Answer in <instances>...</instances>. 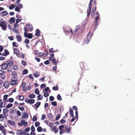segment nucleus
<instances>
[{
  "label": "nucleus",
  "instance_id": "680f3d73",
  "mask_svg": "<svg viewBox=\"0 0 135 135\" xmlns=\"http://www.w3.org/2000/svg\"><path fill=\"white\" fill-rule=\"evenodd\" d=\"M46 86V85L45 84H42L40 85V88H42L43 89Z\"/></svg>",
  "mask_w": 135,
  "mask_h": 135
},
{
  "label": "nucleus",
  "instance_id": "39448f33",
  "mask_svg": "<svg viewBox=\"0 0 135 135\" xmlns=\"http://www.w3.org/2000/svg\"><path fill=\"white\" fill-rule=\"evenodd\" d=\"M24 36L25 37H27L29 39H31L33 37L32 34L31 33H27V35H25Z\"/></svg>",
  "mask_w": 135,
  "mask_h": 135
},
{
  "label": "nucleus",
  "instance_id": "4be33fe9",
  "mask_svg": "<svg viewBox=\"0 0 135 135\" xmlns=\"http://www.w3.org/2000/svg\"><path fill=\"white\" fill-rule=\"evenodd\" d=\"M13 104L11 103H9L6 106V109L8 108L12 107Z\"/></svg>",
  "mask_w": 135,
  "mask_h": 135
},
{
  "label": "nucleus",
  "instance_id": "5701e85b",
  "mask_svg": "<svg viewBox=\"0 0 135 135\" xmlns=\"http://www.w3.org/2000/svg\"><path fill=\"white\" fill-rule=\"evenodd\" d=\"M41 104V103L40 102H37L36 104L34 105V106L35 105V107L37 108H38L39 106H40Z\"/></svg>",
  "mask_w": 135,
  "mask_h": 135
},
{
  "label": "nucleus",
  "instance_id": "6ab92c4d",
  "mask_svg": "<svg viewBox=\"0 0 135 135\" xmlns=\"http://www.w3.org/2000/svg\"><path fill=\"white\" fill-rule=\"evenodd\" d=\"M40 31L38 29H37L36 31L35 35L37 36H38L40 35Z\"/></svg>",
  "mask_w": 135,
  "mask_h": 135
},
{
  "label": "nucleus",
  "instance_id": "2eb2a0df",
  "mask_svg": "<svg viewBox=\"0 0 135 135\" xmlns=\"http://www.w3.org/2000/svg\"><path fill=\"white\" fill-rule=\"evenodd\" d=\"M1 13L2 15L3 16H4L7 15L8 13L6 11H5L1 12Z\"/></svg>",
  "mask_w": 135,
  "mask_h": 135
},
{
  "label": "nucleus",
  "instance_id": "052dcab7",
  "mask_svg": "<svg viewBox=\"0 0 135 135\" xmlns=\"http://www.w3.org/2000/svg\"><path fill=\"white\" fill-rule=\"evenodd\" d=\"M14 99L13 98H10L9 99V101L11 103H12L13 102Z\"/></svg>",
  "mask_w": 135,
  "mask_h": 135
},
{
  "label": "nucleus",
  "instance_id": "b1692460",
  "mask_svg": "<svg viewBox=\"0 0 135 135\" xmlns=\"http://www.w3.org/2000/svg\"><path fill=\"white\" fill-rule=\"evenodd\" d=\"M24 30L25 31L24 35V36H25V35H27V33L28 32L27 27H24Z\"/></svg>",
  "mask_w": 135,
  "mask_h": 135
},
{
  "label": "nucleus",
  "instance_id": "c03bdc74",
  "mask_svg": "<svg viewBox=\"0 0 135 135\" xmlns=\"http://www.w3.org/2000/svg\"><path fill=\"white\" fill-rule=\"evenodd\" d=\"M96 8L95 7H94L93 8L91 12L92 14H93L94 15V14L95 12L96 11Z\"/></svg>",
  "mask_w": 135,
  "mask_h": 135
},
{
  "label": "nucleus",
  "instance_id": "8fccbe9b",
  "mask_svg": "<svg viewBox=\"0 0 135 135\" xmlns=\"http://www.w3.org/2000/svg\"><path fill=\"white\" fill-rule=\"evenodd\" d=\"M5 117V119H7V117L5 115H3L2 114H0V119H1L2 118H4V117Z\"/></svg>",
  "mask_w": 135,
  "mask_h": 135
},
{
  "label": "nucleus",
  "instance_id": "49530a36",
  "mask_svg": "<svg viewBox=\"0 0 135 135\" xmlns=\"http://www.w3.org/2000/svg\"><path fill=\"white\" fill-rule=\"evenodd\" d=\"M40 124V123L38 122H36L35 123V126L36 127L39 126Z\"/></svg>",
  "mask_w": 135,
  "mask_h": 135
},
{
  "label": "nucleus",
  "instance_id": "37998d69",
  "mask_svg": "<svg viewBox=\"0 0 135 135\" xmlns=\"http://www.w3.org/2000/svg\"><path fill=\"white\" fill-rule=\"evenodd\" d=\"M22 132L21 130H17L16 132V134H21Z\"/></svg>",
  "mask_w": 135,
  "mask_h": 135
},
{
  "label": "nucleus",
  "instance_id": "c756f323",
  "mask_svg": "<svg viewBox=\"0 0 135 135\" xmlns=\"http://www.w3.org/2000/svg\"><path fill=\"white\" fill-rule=\"evenodd\" d=\"M18 68L17 66L16 65H13V66L12 69L13 70H16L18 69Z\"/></svg>",
  "mask_w": 135,
  "mask_h": 135
},
{
  "label": "nucleus",
  "instance_id": "e2e57ef3",
  "mask_svg": "<svg viewBox=\"0 0 135 135\" xmlns=\"http://www.w3.org/2000/svg\"><path fill=\"white\" fill-rule=\"evenodd\" d=\"M50 90L49 87H46L44 89V90L46 92H48Z\"/></svg>",
  "mask_w": 135,
  "mask_h": 135
},
{
  "label": "nucleus",
  "instance_id": "a211bd4d",
  "mask_svg": "<svg viewBox=\"0 0 135 135\" xmlns=\"http://www.w3.org/2000/svg\"><path fill=\"white\" fill-rule=\"evenodd\" d=\"M15 19H16L15 17H12L9 20L10 22L11 23H13L15 22Z\"/></svg>",
  "mask_w": 135,
  "mask_h": 135
},
{
  "label": "nucleus",
  "instance_id": "338daca9",
  "mask_svg": "<svg viewBox=\"0 0 135 135\" xmlns=\"http://www.w3.org/2000/svg\"><path fill=\"white\" fill-rule=\"evenodd\" d=\"M64 127V126L63 125H61V126H60L59 127V129L61 130V129L63 128Z\"/></svg>",
  "mask_w": 135,
  "mask_h": 135
},
{
  "label": "nucleus",
  "instance_id": "4d7b16f0",
  "mask_svg": "<svg viewBox=\"0 0 135 135\" xmlns=\"http://www.w3.org/2000/svg\"><path fill=\"white\" fill-rule=\"evenodd\" d=\"M21 134H22V135H29V134L25 132H22Z\"/></svg>",
  "mask_w": 135,
  "mask_h": 135
},
{
  "label": "nucleus",
  "instance_id": "5fc2aeb1",
  "mask_svg": "<svg viewBox=\"0 0 135 135\" xmlns=\"http://www.w3.org/2000/svg\"><path fill=\"white\" fill-rule=\"evenodd\" d=\"M54 98L52 96H50L49 97V100L51 101H52L54 100Z\"/></svg>",
  "mask_w": 135,
  "mask_h": 135
},
{
  "label": "nucleus",
  "instance_id": "4468645a",
  "mask_svg": "<svg viewBox=\"0 0 135 135\" xmlns=\"http://www.w3.org/2000/svg\"><path fill=\"white\" fill-rule=\"evenodd\" d=\"M16 37V38L17 39V40L18 42H20L22 40L21 37V36L19 35H17Z\"/></svg>",
  "mask_w": 135,
  "mask_h": 135
},
{
  "label": "nucleus",
  "instance_id": "13d9d810",
  "mask_svg": "<svg viewBox=\"0 0 135 135\" xmlns=\"http://www.w3.org/2000/svg\"><path fill=\"white\" fill-rule=\"evenodd\" d=\"M61 117V115L60 114H58L56 117V120H58L59 119V118Z\"/></svg>",
  "mask_w": 135,
  "mask_h": 135
},
{
  "label": "nucleus",
  "instance_id": "2f4dec72",
  "mask_svg": "<svg viewBox=\"0 0 135 135\" xmlns=\"http://www.w3.org/2000/svg\"><path fill=\"white\" fill-rule=\"evenodd\" d=\"M91 9H88L87 10V16L88 17L89 16L90 14Z\"/></svg>",
  "mask_w": 135,
  "mask_h": 135
},
{
  "label": "nucleus",
  "instance_id": "393cba45",
  "mask_svg": "<svg viewBox=\"0 0 135 135\" xmlns=\"http://www.w3.org/2000/svg\"><path fill=\"white\" fill-rule=\"evenodd\" d=\"M8 111V110L6 109H3V113L4 116H6V112H7Z\"/></svg>",
  "mask_w": 135,
  "mask_h": 135
},
{
  "label": "nucleus",
  "instance_id": "bf43d9fd",
  "mask_svg": "<svg viewBox=\"0 0 135 135\" xmlns=\"http://www.w3.org/2000/svg\"><path fill=\"white\" fill-rule=\"evenodd\" d=\"M31 132H34L35 131V128L33 126H32L31 127Z\"/></svg>",
  "mask_w": 135,
  "mask_h": 135
},
{
  "label": "nucleus",
  "instance_id": "72a5a7b5",
  "mask_svg": "<svg viewBox=\"0 0 135 135\" xmlns=\"http://www.w3.org/2000/svg\"><path fill=\"white\" fill-rule=\"evenodd\" d=\"M24 122V120L23 119H22L21 120V122H19L18 123V125L20 126H22L23 125L22 122Z\"/></svg>",
  "mask_w": 135,
  "mask_h": 135
},
{
  "label": "nucleus",
  "instance_id": "58836bf2",
  "mask_svg": "<svg viewBox=\"0 0 135 135\" xmlns=\"http://www.w3.org/2000/svg\"><path fill=\"white\" fill-rule=\"evenodd\" d=\"M13 46V47H17L18 46V44L15 42H13L12 43Z\"/></svg>",
  "mask_w": 135,
  "mask_h": 135
},
{
  "label": "nucleus",
  "instance_id": "473e14b6",
  "mask_svg": "<svg viewBox=\"0 0 135 135\" xmlns=\"http://www.w3.org/2000/svg\"><path fill=\"white\" fill-rule=\"evenodd\" d=\"M70 116L72 117H73V110H72L71 109H70Z\"/></svg>",
  "mask_w": 135,
  "mask_h": 135
},
{
  "label": "nucleus",
  "instance_id": "0e129e2a",
  "mask_svg": "<svg viewBox=\"0 0 135 135\" xmlns=\"http://www.w3.org/2000/svg\"><path fill=\"white\" fill-rule=\"evenodd\" d=\"M18 6L19 8L21 9L23 8V5L21 4H18Z\"/></svg>",
  "mask_w": 135,
  "mask_h": 135
},
{
  "label": "nucleus",
  "instance_id": "9b49d317",
  "mask_svg": "<svg viewBox=\"0 0 135 135\" xmlns=\"http://www.w3.org/2000/svg\"><path fill=\"white\" fill-rule=\"evenodd\" d=\"M17 81L16 80H12L10 82V84L12 85H15L17 84Z\"/></svg>",
  "mask_w": 135,
  "mask_h": 135
},
{
  "label": "nucleus",
  "instance_id": "7ed1b4c3",
  "mask_svg": "<svg viewBox=\"0 0 135 135\" xmlns=\"http://www.w3.org/2000/svg\"><path fill=\"white\" fill-rule=\"evenodd\" d=\"M35 101V100L33 99H26L25 100V102L27 103H29V104H31L33 103Z\"/></svg>",
  "mask_w": 135,
  "mask_h": 135
},
{
  "label": "nucleus",
  "instance_id": "1a4fd4ad",
  "mask_svg": "<svg viewBox=\"0 0 135 135\" xmlns=\"http://www.w3.org/2000/svg\"><path fill=\"white\" fill-rule=\"evenodd\" d=\"M4 52L2 54V55L6 56L9 54V52L7 50L4 49Z\"/></svg>",
  "mask_w": 135,
  "mask_h": 135
},
{
  "label": "nucleus",
  "instance_id": "bb28decb",
  "mask_svg": "<svg viewBox=\"0 0 135 135\" xmlns=\"http://www.w3.org/2000/svg\"><path fill=\"white\" fill-rule=\"evenodd\" d=\"M12 29L13 30L14 32L16 34H18L19 33L18 31L19 30L18 29L14 28H12Z\"/></svg>",
  "mask_w": 135,
  "mask_h": 135
},
{
  "label": "nucleus",
  "instance_id": "e433bc0d",
  "mask_svg": "<svg viewBox=\"0 0 135 135\" xmlns=\"http://www.w3.org/2000/svg\"><path fill=\"white\" fill-rule=\"evenodd\" d=\"M41 98H43V96L41 95H39L38 96L37 98V101H38L39 100H40L41 99Z\"/></svg>",
  "mask_w": 135,
  "mask_h": 135
},
{
  "label": "nucleus",
  "instance_id": "79ce46f5",
  "mask_svg": "<svg viewBox=\"0 0 135 135\" xmlns=\"http://www.w3.org/2000/svg\"><path fill=\"white\" fill-rule=\"evenodd\" d=\"M51 104L52 105L55 106L57 105V103L55 101H53L51 103Z\"/></svg>",
  "mask_w": 135,
  "mask_h": 135
},
{
  "label": "nucleus",
  "instance_id": "6e6d98bb",
  "mask_svg": "<svg viewBox=\"0 0 135 135\" xmlns=\"http://www.w3.org/2000/svg\"><path fill=\"white\" fill-rule=\"evenodd\" d=\"M5 73V71H4L2 70H0V75H2V74H4Z\"/></svg>",
  "mask_w": 135,
  "mask_h": 135
},
{
  "label": "nucleus",
  "instance_id": "f3484780",
  "mask_svg": "<svg viewBox=\"0 0 135 135\" xmlns=\"http://www.w3.org/2000/svg\"><path fill=\"white\" fill-rule=\"evenodd\" d=\"M3 85L5 88H7L8 87L9 85V83L7 81H6L5 82Z\"/></svg>",
  "mask_w": 135,
  "mask_h": 135
},
{
  "label": "nucleus",
  "instance_id": "412c9836",
  "mask_svg": "<svg viewBox=\"0 0 135 135\" xmlns=\"http://www.w3.org/2000/svg\"><path fill=\"white\" fill-rule=\"evenodd\" d=\"M65 131L68 133H69L70 131V129L69 128H68V126H66L65 127Z\"/></svg>",
  "mask_w": 135,
  "mask_h": 135
},
{
  "label": "nucleus",
  "instance_id": "f8f14e48",
  "mask_svg": "<svg viewBox=\"0 0 135 135\" xmlns=\"http://www.w3.org/2000/svg\"><path fill=\"white\" fill-rule=\"evenodd\" d=\"M51 128H52V130L54 131V133H57L58 131V129H56V127L55 126L54 127L52 126Z\"/></svg>",
  "mask_w": 135,
  "mask_h": 135
},
{
  "label": "nucleus",
  "instance_id": "6e6552de",
  "mask_svg": "<svg viewBox=\"0 0 135 135\" xmlns=\"http://www.w3.org/2000/svg\"><path fill=\"white\" fill-rule=\"evenodd\" d=\"M13 49L14 53L16 55H18L19 54L20 52L18 50L15 48H13Z\"/></svg>",
  "mask_w": 135,
  "mask_h": 135
},
{
  "label": "nucleus",
  "instance_id": "3c124183",
  "mask_svg": "<svg viewBox=\"0 0 135 135\" xmlns=\"http://www.w3.org/2000/svg\"><path fill=\"white\" fill-rule=\"evenodd\" d=\"M52 89L54 90H57L58 89V87L57 86H54L52 88Z\"/></svg>",
  "mask_w": 135,
  "mask_h": 135
},
{
  "label": "nucleus",
  "instance_id": "a878e982",
  "mask_svg": "<svg viewBox=\"0 0 135 135\" xmlns=\"http://www.w3.org/2000/svg\"><path fill=\"white\" fill-rule=\"evenodd\" d=\"M29 97L31 98H34L35 97L36 95L34 94H30L29 95Z\"/></svg>",
  "mask_w": 135,
  "mask_h": 135
},
{
  "label": "nucleus",
  "instance_id": "c85d7f7f",
  "mask_svg": "<svg viewBox=\"0 0 135 135\" xmlns=\"http://www.w3.org/2000/svg\"><path fill=\"white\" fill-rule=\"evenodd\" d=\"M28 73V70L27 69H25L23 71L22 73L23 75H25L27 74Z\"/></svg>",
  "mask_w": 135,
  "mask_h": 135
},
{
  "label": "nucleus",
  "instance_id": "ea45409f",
  "mask_svg": "<svg viewBox=\"0 0 135 135\" xmlns=\"http://www.w3.org/2000/svg\"><path fill=\"white\" fill-rule=\"evenodd\" d=\"M35 94L37 95L39 94V90L38 88H36L35 89Z\"/></svg>",
  "mask_w": 135,
  "mask_h": 135
},
{
  "label": "nucleus",
  "instance_id": "20e7f679",
  "mask_svg": "<svg viewBox=\"0 0 135 135\" xmlns=\"http://www.w3.org/2000/svg\"><path fill=\"white\" fill-rule=\"evenodd\" d=\"M8 66L6 63H4L1 65V68L3 70H5L7 68Z\"/></svg>",
  "mask_w": 135,
  "mask_h": 135
},
{
  "label": "nucleus",
  "instance_id": "69168bd1",
  "mask_svg": "<svg viewBox=\"0 0 135 135\" xmlns=\"http://www.w3.org/2000/svg\"><path fill=\"white\" fill-rule=\"evenodd\" d=\"M60 123L61 124L64 123H65V120L64 119H61L60 121Z\"/></svg>",
  "mask_w": 135,
  "mask_h": 135
},
{
  "label": "nucleus",
  "instance_id": "ddd939ff",
  "mask_svg": "<svg viewBox=\"0 0 135 135\" xmlns=\"http://www.w3.org/2000/svg\"><path fill=\"white\" fill-rule=\"evenodd\" d=\"M28 114L27 113H25L22 114V118H26L28 117Z\"/></svg>",
  "mask_w": 135,
  "mask_h": 135
},
{
  "label": "nucleus",
  "instance_id": "4c0bfd02",
  "mask_svg": "<svg viewBox=\"0 0 135 135\" xmlns=\"http://www.w3.org/2000/svg\"><path fill=\"white\" fill-rule=\"evenodd\" d=\"M23 120H24V122H22L23 125L24 126H26L28 124L27 122H25V120L23 119Z\"/></svg>",
  "mask_w": 135,
  "mask_h": 135
},
{
  "label": "nucleus",
  "instance_id": "864d4df0",
  "mask_svg": "<svg viewBox=\"0 0 135 135\" xmlns=\"http://www.w3.org/2000/svg\"><path fill=\"white\" fill-rule=\"evenodd\" d=\"M2 100L0 99V108L3 107V102H2Z\"/></svg>",
  "mask_w": 135,
  "mask_h": 135
},
{
  "label": "nucleus",
  "instance_id": "0eeeda50",
  "mask_svg": "<svg viewBox=\"0 0 135 135\" xmlns=\"http://www.w3.org/2000/svg\"><path fill=\"white\" fill-rule=\"evenodd\" d=\"M7 122L11 126H14L15 124V123L14 121L8 120H7Z\"/></svg>",
  "mask_w": 135,
  "mask_h": 135
},
{
  "label": "nucleus",
  "instance_id": "9d476101",
  "mask_svg": "<svg viewBox=\"0 0 135 135\" xmlns=\"http://www.w3.org/2000/svg\"><path fill=\"white\" fill-rule=\"evenodd\" d=\"M99 14H98L97 16V17H95V27H96V25H97V26H98V24L97 23L98 20V19H99Z\"/></svg>",
  "mask_w": 135,
  "mask_h": 135
},
{
  "label": "nucleus",
  "instance_id": "f704fd0d",
  "mask_svg": "<svg viewBox=\"0 0 135 135\" xmlns=\"http://www.w3.org/2000/svg\"><path fill=\"white\" fill-rule=\"evenodd\" d=\"M42 130L41 127L40 126H39L37 128V130L38 132H41Z\"/></svg>",
  "mask_w": 135,
  "mask_h": 135
},
{
  "label": "nucleus",
  "instance_id": "c9c22d12",
  "mask_svg": "<svg viewBox=\"0 0 135 135\" xmlns=\"http://www.w3.org/2000/svg\"><path fill=\"white\" fill-rule=\"evenodd\" d=\"M57 99L61 101L62 100V98L59 94H58L57 96Z\"/></svg>",
  "mask_w": 135,
  "mask_h": 135
},
{
  "label": "nucleus",
  "instance_id": "f03ea898",
  "mask_svg": "<svg viewBox=\"0 0 135 135\" xmlns=\"http://www.w3.org/2000/svg\"><path fill=\"white\" fill-rule=\"evenodd\" d=\"M91 33L90 32L88 34L87 37V40H86L85 43L86 44H88L90 40H91V37L92 36Z\"/></svg>",
  "mask_w": 135,
  "mask_h": 135
},
{
  "label": "nucleus",
  "instance_id": "aec40b11",
  "mask_svg": "<svg viewBox=\"0 0 135 135\" xmlns=\"http://www.w3.org/2000/svg\"><path fill=\"white\" fill-rule=\"evenodd\" d=\"M47 116L49 118V119L50 120H51L53 119V116L52 114L51 113H50L47 115Z\"/></svg>",
  "mask_w": 135,
  "mask_h": 135
},
{
  "label": "nucleus",
  "instance_id": "de8ad7c7",
  "mask_svg": "<svg viewBox=\"0 0 135 135\" xmlns=\"http://www.w3.org/2000/svg\"><path fill=\"white\" fill-rule=\"evenodd\" d=\"M52 62L53 63H54L55 64H57V62L56 60L54 58H53Z\"/></svg>",
  "mask_w": 135,
  "mask_h": 135
},
{
  "label": "nucleus",
  "instance_id": "423d86ee",
  "mask_svg": "<svg viewBox=\"0 0 135 135\" xmlns=\"http://www.w3.org/2000/svg\"><path fill=\"white\" fill-rule=\"evenodd\" d=\"M6 64H7V66H11L13 64V62L11 60L8 61H7Z\"/></svg>",
  "mask_w": 135,
  "mask_h": 135
},
{
  "label": "nucleus",
  "instance_id": "cd10ccee",
  "mask_svg": "<svg viewBox=\"0 0 135 135\" xmlns=\"http://www.w3.org/2000/svg\"><path fill=\"white\" fill-rule=\"evenodd\" d=\"M29 27L28 29L30 31H31L32 30V25L30 24H28L27 25Z\"/></svg>",
  "mask_w": 135,
  "mask_h": 135
},
{
  "label": "nucleus",
  "instance_id": "7c9ffc66",
  "mask_svg": "<svg viewBox=\"0 0 135 135\" xmlns=\"http://www.w3.org/2000/svg\"><path fill=\"white\" fill-rule=\"evenodd\" d=\"M24 96L23 95H20L19 96V99L20 100H23L24 99Z\"/></svg>",
  "mask_w": 135,
  "mask_h": 135
},
{
  "label": "nucleus",
  "instance_id": "603ef678",
  "mask_svg": "<svg viewBox=\"0 0 135 135\" xmlns=\"http://www.w3.org/2000/svg\"><path fill=\"white\" fill-rule=\"evenodd\" d=\"M49 95V94L47 92H45L44 94V96L45 97H46Z\"/></svg>",
  "mask_w": 135,
  "mask_h": 135
},
{
  "label": "nucleus",
  "instance_id": "a19ab883",
  "mask_svg": "<svg viewBox=\"0 0 135 135\" xmlns=\"http://www.w3.org/2000/svg\"><path fill=\"white\" fill-rule=\"evenodd\" d=\"M15 7V6L14 4H12L9 6V9L11 10L13 9Z\"/></svg>",
  "mask_w": 135,
  "mask_h": 135
},
{
  "label": "nucleus",
  "instance_id": "09e8293b",
  "mask_svg": "<svg viewBox=\"0 0 135 135\" xmlns=\"http://www.w3.org/2000/svg\"><path fill=\"white\" fill-rule=\"evenodd\" d=\"M37 117L36 115H34L32 119V120L34 121H35L37 120Z\"/></svg>",
  "mask_w": 135,
  "mask_h": 135
},
{
  "label": "nucleus",
  "instance_id": "774afa93",
  "mask_svg": "<svg viewBox=\"0 0 135 135\" xmlns=\"http://www.w3.org/2000/svg\"><path fill=\"white\" fill-rule=\"evenodd\" d=\"M25 42L26 44H28L29 43V40L28 39H26L25 40Z\"/></svg>",
  "mask_w": 135,
  "mask_h": 135
},
{
  "label": "nucleus",
  "instance_id": "dca6fc26",
  "mask_svg": "<svg viewBox=\"0 0 135 135\" xmlns=\"http://www.w3.org/2000/svg\"><path fill=\"white\" fill-rule=\"evenodd\" d=\"M8 95H5L3 96V99L4 102H7V99L8 98Z\"/></svg>",
  "mask_w": 135,
  "mask_h": 135
},
{
  "label": "nucleus",
  "instance_id": "a18cd8bd",
  "mask_svg": "<svg viewBox=\"0 0 135 135\" xmlns=\"http://www.w3.org/2000/svg\"><path fill=\"white\" fill-rule=\"evenodd\" d=\"M19 9L20 8H19V7L17 6H16L15 10L16 11L19 12H20V10Z\"/></svg>",
  "mask_w": 135,
  "mask_h": 135
},
{
  "label": "nucleus",
  "instance_id": "f257e3e1",
  "mask_svg": "<svg viewBox=\"0 0 135 135\" xmlns=\"http://www.w3.org/2000/svg\"><path fill=\"white\" fill-rule=\"evenodd\" d=\"M7 24L4 21H1L0 22V26L1 27L2 29L3 30L5 31L6 30Z\"/></svg>",
  "mask_w": 135,
  "mask_h": 135
}]
</instances>
